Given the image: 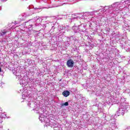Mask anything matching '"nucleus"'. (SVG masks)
Here are the masks:
<instances>
[{
	"instance_id": "nucleus-1",
	"label": "nucleus",
	"mask_w": 130,
	"mask_h": 130,
	"mask_svg": "<svg viewBox=\"0 0 130 130\" xmlns=\"http://www.w3.org/2000/svg\"><path fill=\"white\" fill-rule=\"evenodd\" d=\"M74 63H75L74 60L69 59L67 61V66L68 68H73L74 67Z\"/></svg>"
},
{
	"instance_id": "nucleus-2",
	"label": "nucleus",
	"mask_w": 130,
	"mask_h": 130,
	"mask_svg": "<svg viewBox=\"0 0 130 130\" xmlns=\"http://www.w3.org/2000/svg\"><path fill=\"white\" fill-rule=\"evenodd\" d=\"M62 95L64 96V97H68V96H70V91L68 90H64L62 92Z\"/></svg>"
},
{
	"instance_id": "nucleus-3",
	"label": "nucleus",
	"mask_w": 130,
	"mask_h": 130,
	"mask_svg": "<svg viewBox=\"0 0 130 130\" xmlns=\"http://www.w3.org/2000/svg\"><path fill=\"white\" fill-rule=\"evenodd\" d=\"M62 106H69V103L68 102H66L64 104H62Z\"/></svg>"
},
{
	"instance_id": "nucleus-4",
	"label": "nucleus",
	"mask_w": 130,
	"mask_h": 130,
	"mask_svg": "<svg viewBox=\"0 0 130 130\" xmlns=\"http://www.w3.org/2000/svg\"><path fill=\"white\" fill-rule=\"evenodd\" d=\"M8 31H3L2 33V35H5V34H6Z\"/></svg>"
},
{
	"instance_id": "nucleus-5",
	"label": "nucleus",
	"mask_w": 130,
	"mask_h": 130,
	"mask_svg": "<svg viewBox=\"0 0 130 130\" xmlns=\"http://www.w3.org/2000/svg\"><path fill=\"white\" fill-rule=\"evenodd\" d=\"M2 72V68L0 67V72Z\"/></svg>"
}]
</instances>
